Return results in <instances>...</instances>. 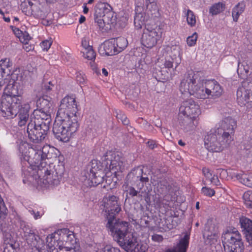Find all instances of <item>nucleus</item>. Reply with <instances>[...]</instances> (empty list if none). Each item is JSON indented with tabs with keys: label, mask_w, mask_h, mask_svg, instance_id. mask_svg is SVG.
<instances>
[{
	"label": "nucleus",
	"mask_w": 252,
	"mask_h": 252,
	"mask_svg": "<svg viewBox=\"0 0 252 252\" xmlns=\"http://www.w3.org/2000/svg\"><path fill=\"white\" fill-rule=\"evenodd\" d=\"M42 105L40 106L41 108L34 110L31 115L30 119H34L43 123L47 124L48 125L50 123L51 119L50 112L49 110H47L46 107H42Z\"/></svg>",
	"instance_id": "412c9836"
},
{
	"label": "nucleus",
	"mask_w": 252,
	"mask_h": 252,
	"mask_svg": "<svg viewBox=\"0 0 252 252\" xmlns=\"http://www.w3.org/2000/svg\"><path fill=\"white\" fill-rule=\"evenodd\" d=\"M149 182V178L147 177H141L140 178V182L138 185H140V187H141L143 189H145L144 187V184H145L146 185V183Z\"/></svg>",
	"instance_id": "e2e57ef3"
},
{
	"label": "nucleus",
	"mask_w": 252,
	"mask_h": 252,
	"mask_svg": "<svg viewBox=\"0 0 252 252\" xmlns=\"http://www.w3.org/2000/svg\"><path fill=\"white\" fill-rule=\"evenodd\" d=\"M201 72L191 71L182 80L180 90L182 93H188L200 99L217 98L222 94L223 90L215 80L202 79Z\"/></svg>",
	"instance_id": "7ed1b4c3"
},
{
	"label": "nucleus",
	"mask_w": 252,
	"mask_h": 252,
	"mask_svg": "<svg viewBox=\"0 0 252 252\" xmlns=\"http://www.w3.org/2000/svg\"><path fill=\"white\" fill-rule=\"evenodd\" d=\"M77 102L73 96H65L61 101L53 127L57 139L67 142L73 137L79 127L76 113Z\"/></svg>",
	"instance_id": "f03ea898"
},
{
	"label": "nucleus",
	"mask_w": 252,
	"mask_h": 252,
	"mask_svg": "<svg viewBox=\"0 0 252 252\" xmlns=\"http://www.w3.org/2000/svg\"><path fill=\"white\" fill-rule=\"evenodd\" d=\"M115 40L110 39L105 41L100 46L99 52L100 54L107 56H113L118 53L115 45Z\"/></svg>",
	"instance_id": "5701e85b"
},
{
	"label": "nucleus",
	"mask_w": 252,
	"mask_h": 252,
	"mask_svg": "<svg viewBox=\"0 0 252 252\" xmlns=\"http://www.w3.org/2000/svg\"><path fill=\"white\" fill-rule=\"evenodd\" d=\"M152 239L154 242L160 243L162 241L163 238L161 235L155 234L152 236Z\"/></svg>",
	"instance_id": "680f3d73"
},
{
	"label": "nucleus",
	"mask_w": 252,
	"mask_h": 252,
	"mask_svg": "<svg viewBox=\"0 0 252 252\" xmlns=\"http://www.w3.org/2000/svg\"><path fill=\"white\" fill-rule=\"evenodd\" d=\"M16 80L9 81L4 89L0 105L1 115L7 119L12 118L17 114V108L20 106L21 100L18 95L22 91L21 85L25 83V77L22 73L17 74Z\"/></svg>",
	"instance_id": "20e7f679"
},
{
	"label": "nucleus",
	"mask_w": 252,
	"mask_h": 252,
	"mask_svg": "<svg viewBox=\"0 0 252 252\" xmlns=\"http://www.w3.org/2000/svg\"><path fill=\"white\" fill-rule=\"evenodd\" d=\"M7 212V209L5 206L4 201L1 195H0V218L4 219Z\"/></svg>",
	"instance_id": "a18cd8bd"
},
{
	"label": "nucleus",
	"mask_w": 252,
	"mask_h": 252,
	"mask_svg": "<svg viewBox=\"0 0 252 252\" xmlns=\"http://www.w3.org/2000/svg\"><path fill=\"white\" fill-rule=\"evenodd\" d=\"M245 6V4L243 2H240L233 7L232 10V16L234 21H238L240 15L244 11Z\"/></svg>",
	"instance_id": "72a5a7b5"
},
{
	"label": "nucleus",
	"mask_w": 252,
	"mask_h": 252,
	"mask_svg": "<svg viewBox=\"0 0 252 252\" xmlns=\"http://www.w3.org/2000/svg\"><path fill=\"white\" fill-rule=\"evenodd\" d=\"M39 236L36 235L33 232L31 233L30 235L27 236L25 239L27 241L28 244L32 247L33 243H35L37 241L36 237H38Z\"/></svg>",
	"instance_id": "de8ad7c7"
},
{
	"label": "nucleus",
	"mask_w": 252,
	"mask_h": 252,
	"mask_svg": "<svg viewBox=\"0 0 252 252\" xmlns=\"http://www.w3.org/2000/svg\"><path fill=\"white\" fill-rule=\"evenodd\" d=\"M149 19L142 12V7L137 6L135 8V16L134 19V24L135 28L141 29L146 25V22Z\"/></svg>",
	"instance_id": "393cba45"
},
{
	"label": "nucleus",
	"mask_w": 252,
	"mask_h": 252,
	"mask_svg": "<svg viewBox=\"0 0 252 252\" xmlns=\"http://www.w3.org/2000/svg\"><path fill=\"white\" fill-rule=\"evenodd\" d=\"M106 168L109 165V170L115 177L120 175L126 168V162L124 157L114 153H107Z\"/></svg>",
	"instance_id": "1a4fd4ad"
},
{
	"label": "nucleus",
	"mask_w": 252,
	"mask_h": 252,
	"mask_svg": "<svg viewBox=\"0 0 252 252\" xmlns=\"http://www.w3.org/2000/svg\"><path fill=\"white\" fill-rule=\"evenodd\" d=\"M59 242L57 246L62 248L77 244L74 233L67 228L61 229L58 230Z\"/></svg>",
	"instance_id": "2eb2a0df"
},
{
	"label": "nucleus",
	"mask_w": 252,
	"mask_h": 252,
	"mask_svg": "<svg viewBox=\"0 0 252 252\" xmlns=\"http://www.w3.org/2000/svg\"><path fill=\"white\" fill-rule=\"evenodd\" d=\"M252 67V60L245 59L242 62L238 61L237 73L240 77L242 79L246 78L249 70Z\"/></svg>",
	"instance_id": "4be33fe9"
},
{
	"label": "nucleus",
	"mask_w": 252,
	"mask_h": 252,
	"mask_svg": "<svg viewBox=\"0 0 252 252\" xmlns=\"http://www.w3.org/2000/svg\"><path fill=\"white\" fill-rule=\"evenodd\" d=\"M198 35L196 32H194L191 36H189L187 39L188 45L190 46H194L196 42Z\"/></svg>",
	"instance_id": "09e8293b"
},
{
	"label": "nucleus",
	"mask_w": 252,
	"mask_h": 252,
	"mask_svg": "<svg viewBox=\"0 0 252 252\" xmlns=\"http://www.w3.org/2000/svg\"><path fill=\"white\" fill-rule=\"evenodd\" d=\"M102 205L105 212L113 215L108 218L106 227L119 245L127 252H146L148 249L147 244L138 241L137 237L129 230L127 222L117 220L114 217V215L121 210L117 197L115 195L104 197Z\"/></svg>",
	"instance_id": "f257e3e1"
},
{
	"label": "nucleus",
	"mask_w": 252,
	"mask_h": 252,
	"mask_svg": "<svg viewBox=\"0 0 252 252\" xmlns=\"http://www.w3.org/2000/svg\"><path fill=\"white\" fill-rule=\"evenodd\" d=\"M58 242V231L47 237L46 247L48 248L49 252H57V251L59 250L58 246H57Z\"/></svg>",
	"instance_id": "c85d7f7f"
},
{
	"label": "nucleus",
	"mask_w": 252,
	"mask_h": 252,
	"mask_svg": "<svg viewBox=\"0 0 252 252\" xmlns=\"http://www.w3.org/2000/svg\"><path fill=\"white\" fill-rule=\"evenodd\" d=\"M157 192L159 194H165L168 193L169 190V186L167 181L162 180L157 184L156 188Z\"/></svg>",
	"instance_id": "4c0bfd02"
},
{
	"label": "nucleus",
	"mask_w": 252,
	"mask_h": 252,
	"mask_svg": "<svg viewBox=\"0 0 252 252\" xmlns=\"http://www.w3.org/2000/svg\"><path fill=\"white\" fill-rule=\"evenodd\" d=\"M81 46L82 47V50H84L85 49H89L92 47V46L89 44V39L87 37H84L82 38Z\"/></svg>",
	"instance_id": "6e6d98bb"
},
{
	"label": "nucleus",
	"mask_w": 252,
	"mask_h": 252,
	"mask_svg": "<svg viewBox=\"0 0 252 252\" xmlns=\"http://www.w3.org/2000/svg\"><path fill=\"white\" fill-rule=\"evenodd\" d=\"M112 14V7L107 3L99 2L94 7V17L108 18Z\"/></svg>",
	"instance_id": "aec40b11"
},
{
	"label": "nucleus",
	"mask_w": 252,
	"mask_h": 252,
	"mask_svg": "<svg viewBox=\"0 0 252 252\" xmlns=\"http://www.w3.org/2000/svg\"><path fill=\"white\" fill-rule=\"evenodd\" d=\"M3 252H17L16 251L15 245L12 244L5 246L4 248Z\"/></svg>",
	"instance_id": "052dcab7"
},
{
	"label": "nucleus",
	"mask_w": 252,
	"mask_h": 252,
	"mask_svg": "<svg viewBox=\"0 0 252 252\" xmlns=\"http://www.w3.org/2000/svg\"><path fill=\"white\" fill-rule=\"evenodd\" d=\"M95 246L96 252H121L118 248L110 245L97 244Z\"/></svg>",
	"instance_id": "f704fd0d"
},
{
	"label": "nucleus",
	"mask_w": 252,
	"mask_h": 252,
	"mask_svg": "<svg viewBox=\"0 0 252 252\" xmlns=\"http://www.w3.org/2000/svg\"><path fill=\"white\" fill-rule=\"evenodd\" d=\"M201 192L206 196L211 197L215 193V191L210 188L206 187H203L201 189Z\"/></svg>",
	"instance_id": "5fc2aeb1"
},
{
	"label": "nucleus",
	"mask_w": 252,
	"mask_h": 252,
	"mask_svg": "<svg viewBox=\"0 0 252 252\" xmlns=\"http://www.w3.org/2000/svg\"><path fill=\"white\" fill-rule=\"evenodd\" d=\"M200 114L199 106L192 99L183 102L179 108V114L190 117L193 120V124L195 126L197 125L196 118Z\"/></svg>",
	"instance_id": "9d476101"
},
{
	"label": "nucleus",
	"mask_w": 252,
	"mask_h": 252,
	"mask_svg": "<svg viewBox=\"0 0 252 252\" xmlns=\"http://www.w3.org/2000/svg\"><path fill=\"white\" fill-rule=\"evenodd\" d=\"M232 178H235L241 184L252 188V173L247 174L243 171L239 173L233 172L232 173Z\"/></svg>",
	"instance_id": "bb28decb"
},
{
	"label": "nucleus",
	"mask_w": 252,
	"mask_h": 252,
	"mask_svg": "<svg viewBox=\"0 0 252 252\" xmlns=\"http://www.w3.org/2000/svg\"><path fill=\"white\" fill-rule=\"evenodd\" d=\"M57 252H80V248L79 245L77 243L68 246H67L59 248V250H57Z\"/></svg>",
	"instance_id": "ea45409f"
},
{
	"label": "nucleus",
	"mask_w": 252,
	"mask_h": 252,
	"mask_svg": "<svg viewBox=\"0 0 252 252\" xmlns=\"http://www.w3.org/2000/svg\"><path fill=\"white\" fill-rule=\"evenodd\" d=\"M170 48L171 52L170 57L174 61L175 66L174 70H176L181 63L182 54L181 49L179 45H173Z\"/></svg>",
	"instance_id": "c756f323"
},
{
	"label": "nucleus",
	"mask_w": 252,
	"mask_h": 252,
	"mask_svg": "<svg viewBox=\"0 0 252 252\" xmlns=\"http://www.w3.org/2000/svg\"><path fill=\"white\" fill-rule=\"evenodd\" d=\"M30 109V104L28 102H24L20 104V106L17 108V125L20 127L25 126L29 121V110Z\"/></svg>",
	"instance_id": "f3484780"
},
{
	"label": "nucleus",
	"mask_w": 252,
	"mask_h": 252,
	"mask_svg": "<svg viewBox=\"0 0 252 252\" xmlns=\"http://www.w3.org/2000/svg\"><path fill=\"white\" fill-rule=\"evenodd\" d=\"M27 4H28V6L29 7V9L31 10L32 11L33 10L34 7H36L37 6L34 4L32 2L29 0H25L23 2H22L21 4V7H24V5H26Z\"/></svg>",
	"instance_id": "13d9d810"
},
{
	"label": "nucleus",
	"mask_w": 252,
	"mask_h": 252,
	"mask_svg": "<svg viewBox=\"0 0 252 252\" xmlns=\"http://www.w3.org/2000/svg\"><path fill=\"white\" fill-rule=\"evenodd\" d=\"M142 10L149 19L158 17L160 15L157 2L154 0H146Z\"/></svg>",
	"instance_id": "6ab92c4d"
},
{
	"label": "nucleus",
	"mask_w": 252,
	"mask_h": 252,
	"mask_svg": "<svg viewBox=\"0 0 252 252\" xmlns=\"http://www.w3.org/2000/svg\"><path fill=\"white\" fill-rule=\"evenodd\" d=\"M185 15L187 17L188 24L191 27H194L196 25V16L193 11L188 9Z\"/></svg>",
	"instance_id": "79ce46f5"
},
{
	"label": "nucleus",
	"mask_w": 252,
	"mask_h": 252,
	"mask_svg": "<svg viewBox=\"0 0 252 252\" xmlns=\"http://www.w3.org/2000/svg\"><path fill=\"white\" fill-rule=\"evenodd\" d=\"M53 85L51 82H48V84H46L44 86V89H45L47 92L50 91L52 89Z\"/></svg>",
	"instance_id": "69168bd1"
},
{
	"label": "nucleus",
	"mask_w": 252,
	"mask_h": 252,
	"mask_svg": "<svg viewBox=\"0 0 252 252\" xmlns=\"http://www.w3.org/2000/svg\"><path fill=\"white\" fill-rule=\"evenodd\" d=\"M117 52L118 53L124 50L127 46L128 42L126 38L123 37L113 38Z\"/></svg>",
	"instance_id": "c9c22d12"
},
{
	"label": "nucleus",
	"mask_w": 252,
	"mask_h": 252,
	"mask_svg": "<svg viewBox=\"0 0 252 252\" xmlns=\"http://www.w3.org/2000/svg\"><path fill=\"white\" fill-rule=\"evenodd\" d=\"M174 63V61H173L170 57L169 59H166L164 63V66L165 68L169 69L173 68Z\"/></svg>",
	"instance_id": "bf43d9fd"
},
{
	"label": "nucleus",
	"mask_w": 252,
	"mask_h": 252,
	"mask_svg": "<svg viewBox=\"0 0 252 252\" xmlns=\"http://www.w3.org/2000/svg\"><path fill=\"white\" fill-rule=\"evenodd\" d=\"M116 114V117L118 120H120L124 125H128L129 121L124 113L119 111V112L117 111Z\"/></svg>",
	"instance_id": "3c124183"
},
{
	"label": "nucleus",
	"mask_w": 252,
	"mask_h": 252,
	"mask_svg": "<svg viewBox=\"0 0 252 252\" xmlns=\"http://www.w3.org/2000/svg\"><path fill=\"white\" fill-rule=\"evenodd\" d=\"M189 235L186 233L177 246L173 249H168L165 252H186L189 246Z\"/></svg>",
	"instance_id": "cd10ccee"
},
{
	"label": "nucleus",
	"mask_w": 252,
	"mask_h": 252,
	"mask_svg": "<svg viewBox=\"0 0 252 252\" xmlns=\"http://www.w3.org/2000/svg\"><path fill=\"white\" fill-rule=\"evenodd\" d=\"M83 12L84 14L88 13L89 11V8L87 7V3H84L83 4Z\"/></svg>",
	"instance_id": "774afa93"
},
{
	"label": "nucleus",
	"mask_w": 252,
	"mask_h": 252,
	"mask_svg": "<svg viewBox=\"0 0 252 252\" xmlns=\"http://www.w3.org/2000/svg\"><path fill=\"white\" fill-rule=\"evenodd\" d=\"M240 223L246 235L248 241L252 240V220L242 217L240 219Z\"/></svg>",
	"instance_id": "a878e982"
},
{
	"label": "nucleus",
	"mask_w": 252,
	"mask_h": 252,
	"mask_svg": "<svg viewBox=\"0 0 252 252\" xmlns=\"http://www.w3.org/2000/svg\"><path fill=\"white\" fill-rule=\"evenodd\" d=\"M22 172L31 182L35 183L41 188H48L58 185L60 179L58 173L54 170L53 165L42 162L36 166L27 167L22 165Z\"/></svg>",
	"instance_id": "39448f33"
},
{
	"label": "nucleus",
	"mask_w": 252,
	"mask_h": 252,
	"mask_svg": "<svg viewBox=\"0 0 252 252\" xmlns=\"http://www.w3.org/2000/svg\"><path fill=\"white\" fill-rule=\"evenodd\" d=\"M225 4L219 2L214 3L209 8V13L212 15H216L222 12L225 9Z\"/></svg>",
	"instance_id": "e433bc0d"
},
{
	"label": "nucleus",
	"mask_w": 252,
	"mask_h": 252,
	"mask_svg": "<svg viewBox=\"0 0 252 252\" xmlns=\"http://www.w3.org/2000/svg\"><path fill=\"white\" fill-rule=\"evenodd\" d=\"M19 224L20 228L22 230L21 233H23V236L24 238L33 232V231L31 229L30 226L24 220H20Z\"/></svg>",
	"instance_id": "a19ab883"
},
{
	"label": "nucleus",
	"mask_w": 252,
	"mask_h": 252,
	"mask_svg": "<svg viewBox=\"0 0 252 252\" xmlns=\"http://www.w3.org/2000/svg\"><path fill=\"white\" fill-rule=\"evenodd\" d=\"M28 211L33 216L35 220H37L41 218L43 215V213H41L40 212L37 211L36 209L32 208H29L28 209Z\"/></svg>",
	"instance_id": "603ef678"
},
{
	"label": "nucleus",
	"mask_w": 252,
	"mask_h": 252,
	"mask_svg": "<svg viewBox=\"0 0 252 252\" xmlns=\"http://www.w3.org/2000/svg\"><path fill=\"white\" fill-rule=\"evenodd\" d=\"M138 190H136L133 187H129L128 189V193L131 197L138 196L139 197L145 196L147 195L151 190V188L148 189L147 187L146 189H143L140 187V185H137Z\"/></svg>",
	"instance_id": "2f4dec72"
},
{
	"label": "nucleus",
	"mask_w": 252,
	"mask_h": 252,
	"mask_svg": "<svg viewBox=\"0 0 252 252\" xmlns=\"http://www.w3.org/2000/svg\"><path fill=\"white\" fill-rule=\"evenodd\" d=\"M232 142L224 137L219 131L210 132L205 138V146L209 151L220 152L228 147Z\"/></svg>",
	"instance_id": "0eeeda50"
},
{
	"label": "nucleus",
	"mask_w": 252,
	"mask_h": 252,
	"mask_svg": "<svg viewBox=\"0 0 252 252\" xmlns=\"http://www.w3.org/2000/svg\"><path fill=\"white\" fill-rule=\"evenodd\" d=\"M37 241L34 244L33 243V246L32 247L35 248L38 251H40L45 249V245H44V242L42 240H41L39 236L38 237H36Z\"/></svg>",
	"instance_id": "8fccbe9b"
},
{
	"label": "nucleus",
	"mask_w": 252,
	"mask_h": 252,
	"mask_svg": "<svg viewBox=\"0 0 252 252\" xmlns=\"http://www.w3.org/2000/svg\"><path fill=\"white\" fill-rule=\"evenodd\" d=\"M221 240L223 246L243 243L240 232L235 228H227L222 233Z\"/></svg>",
	"instance_id": "4468645a"
},
{
	"label": "nucleus",
	"mask_w": 252,
	"mask_h": 252,
	"mask_svg": "<svg viewBox=\"0 0 252 252\" xmlns=\"http://www.w3.org/2000/svg\"><path fill=\"white\" fill-rule=\"evenodd\" d=\"M236 126V121L231 117H228L222 120L216 130L224 137L228 138V140L232 142L234 139L233 135Z\"/></svg>",
	"instance_id": "ddd939ff"
},
{
	"label": "nucleus",
	"mask_w": 252,
	"mask_h": 252,
	"mask_svg": "<svg viewBox=\"0 0 252 252\" xmlns=\"http://www.w3.org/2000/svg\"><path fill=\"white\" fill-rule=\"evenodd\" d=\"M32 14L37 18L44 19L46 17V14L37 6L34 7Z\"/></svg>",
	"instance_id": "49530a36"
},
{
	"label": "nucleus",
	"mask_w": 252,
	"mask_h": 252,
	"mask_svg": "<svg viewBox=\"0 0 252 252\" xmlns=\"http://www.w3.org/2000/svg\"><path fill=\"white\" fill-rule=\"evenodd\" d=\"M89 175V179L84 180V184L87 187L96 186L104 181V173L101 170H96L92 167Z\"/></svg>",
	"instance_id": "a211bd4d"
},
{
	"label": "nucleus",
	"mask_w": 252,
	"mask_h": 252,
	"mask_svg": "<svg viewBox=\"0 0 252 252\" xmlns=\"http://www.w3.org/2000/svg\"><path fill=\"white\" fill-rule=\"evenodd\" d=\"M52 41L50 40H45L40 43V46L43 50L47 51L51 47Z\"/></svg>",
	"instance_id": "4d7b16f0"
},
{
	"label": "nucleus",
	"mask_w": 252,
	"mask_h": 252,
	"mask_svg": "<svg viewBox=\"0 0 252 252\" xmlns=\"http://www.w3.org/2000/svg\"><path fill=\"white\" fill-rule=\"evenodd\" d=\"M12 65V63L8 58L1 59L0 61V90L4 85L5 82L3 78L4 74L10 73V68Z\"/></svg>",
	"instance_id": "b1692460"
},
{
	"label": "nucleus",
	"mask_w": 252,
	"mask_h": 252,
	"mask_svg": "<svg viewBox=\"0 0 252 252\" xmlns=\"http://www.w3.org/2000/svg\"><path fill=\"white\" fill-rule=\"evenodd\" d=\"M218 227L211 221H208L205 225L203 232V237L205 243L212 245L217 242L219 238Z\"/></svg>",
	"instance_id": "dca6fc26"
},
{
	"label": "nucleus",
	"mask_w": 252,
	"mask_h": 252,
	"mask_svg": "<svg viewBox=\"0 0 252 252\" xmlns=\"http://www.w3.org/2000/svg\"><path fill=\"white\" fill-rule=\"evenodd\" d=\"M243 200L247 207H252V191L249 190L245 192L243 194Z\"/></svg>",
	"instance_id": "c03bdc74"
},
{
	"label": "nucleus",
	"mask_w": 252,
	"mask_h": 252,
	"mask_svg": "<svg viewBox=\"0 0 252 252\" xmlns=\"http://www.w3.org/2000/svg\"><path fill=\"white\" fill-rule=\"evenodd\" d=\"M225 252H243L244 248L243 243L223 246Z\"/></svg>",
	"instance_id": "58836bf2"
},
{
	"label": "nucleus",
	"mask_w": 252,
	"mask_h": 252,
	"mask_svg": "<svg viewBox=\"0 0 252 252\" xmlns=\"http://www.w3.org/2000/svg\"><path fill=\"white\" fill-rule=\"evenodd\" d=\"M202 172L206 180L210 181L211 184L215 186H219L220 184L218 176L215 174L214 171L210 170L207 168L204 167L202 169Z\"/></svg>",
	"instance_id": "7c9ffc66"
},
{
	"label": "nucleus",
	"mask_w": 252,
	"mask_h": 252,
	"mask_svg": "<svg viewBox=\"0 0 252 252\" xmlns=\"http://www.w3.org/2000/svg\"><path fill=\"white\" fill-rule=\"evenodd\" d=\"M49 129V125L36 120L30 119L27 126L29 139L33 143H40L44 140Z\"/></svg>",
	"instance_id": "6e6552de"
},
{
	"label": "nucleus",
	"mask_w": 252,
	"mask_h": 252,
	"mask_svg": "<svg viewBox=\"0 0 252 252\" xmlns=\"http://www.w3.org/2000/svg\"><path fill=\"white\" fill-rule=\"evenodd\" d=\"M237 100L241 106L252 107V83H242L237 91Z\"/></svg>",
	"instance_id": "9b49d317"
},
{
	"label": "nucleus",
	"mask_w": 252,
	"mask_h": 252,
	"mask_svg": "<svg viewBox=\"0 0 252 252\" xmlns=\"http://www.w3.org/2000/svg\"><path fill=\"white\" fill-rule=\"evenodd\" d=\"M81 52L83 53V57L89 60H94L95 58V53L93 47L82 50Z\"/></svg>",
	"instance_id": "37998d69"
},
{
	"label": "nucleus",
	"mask_w": 252,
	"mask_h": 252,
	"mask_svg": "<svg viewBox=\"0 0 252 252\" xmlns=\"http://www.w3.org/2000/svg\"><path fill=\"white\" fill-rule=\"evenodd\" d=\"M162 35V31L159 27H156L152 30L146 27L142 35V44L147 48H152L161 38Z\"/></svg>",
	"instance_id": "f8f14e48"
},
{
	"label": "nucleus",
	"mask_w": 252,
	"mask_h": 252,
	"mask_svg": "<svg viewBox=\"0 0 252 252\" xmlns=\"http://www.w3.org/2000/svg\"><path fill=\"white\" fill-rule=\"evenodd\" d=\"M50 150L53 149L48 145H33L30 147L28 143L22 141L18 146V156L22 164L26 166H36L51 158Z\"/></svg>",
	"instance_id": "423d86ee"
},
{
	"label": "nucleus",
	"mask_w": 252,
	"mask_h": 252,
	"mask_svg": "<svg viewBox=\"0 0 252 252\" xmlns=\"http://www.w3.org/2000/svg\"><path fill=\"white\" fill-rule=\"evenodd\" d=\"M1 231L3 232V239L5 246L12 244L15 245V240L13 238L14 234L10 232V229L5 228L1 224Z\"/></svg>",
	"instance_id": "473e14b6"
},
{
	"label": "nucleus",
	"mask_w": 252,
	"mask_h": 252,
	"mask_svg": "<svg viewBox=\"0 0 252 252\" xmlns=\"http://www.w3.org/2000/svg\"><path fill=\"white\" fill-rule=\"evenodd\" d=\"M76 80L77 83H78L80 86L84 84L86 81V78L84 76V74L81 72H77L76 73Z\"/></svg>",
	"instance_id": "864d4df0"
},
{
	"label": "nucleus",
	"mask_w": 252,
	"mask_h": 252,
	"mask_svg": "<svg viewBox=\"0 0 252 252\" xmlns=\"http://www.w3.org/2000/svg\"><path fill=\"white\" fill-rule=\"evenodd\" d=\"M101 18V17H95V21L98 23L99 24H101L102 21L104 22L106 20V18L102 17L103 18L102 19Z\"/></svg>",
	"instance_id": "338daca9"
},
{
	"label": "nucleus",
	"mask_w": 252,
	"mask_h": 252,
	"mask_svg": "<svg viewBox=\"0 0 252 252\" xmlns=\"http://www.w3.org/2000/svg\"><path fill=\"white\" fill-rule=\"evenodd\" d=\"M147 145L149 148L153 149L157 147V143L154 140H149L147 142Z\"/></svg>",
	"instance_id": "0e129e2a"
}]
</instances>
